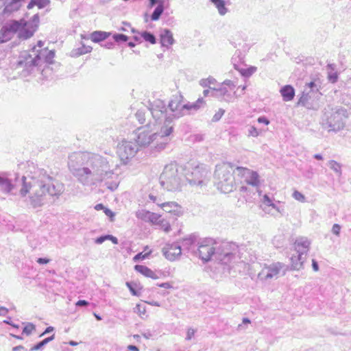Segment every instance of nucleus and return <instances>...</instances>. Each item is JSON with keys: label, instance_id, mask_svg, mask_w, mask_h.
<instances>
[{"label": "nucleus", "instance_id": "51", "mask_svg": "<svg viewBox=\"0 0 351 351\" xmlns=\"http://www.w3.org/2000/svg\"><path fill=\"white\" fill-rule=\"evenodd\" d=\"M149 199L156 204L158 206H160L162 204V201L157 196L154 195L152 193L149 195Z\"/></svg>", "mask_w": 351, "mask_h": 351}, {"label": "nucleus", "instance_id": "59", "mask_svg": "<svg viewBox=\"0 0 351 351\" xmlns=\"http://www.w3.org/2000/svg\"><path fill=\"white\" fill-rule=\"evenodd\" d=\"M88 302L84 300H80L76 303V306H86L88 305Z\"/></svg>", "mask_w": 351, "mask_h": 351}, {"label": "nucleus", "instance_id": "41", "mask_svg": "<svg viewBox=\"0 0 351 351\" xmlns=\"http://www.w3.org/2000/svg\"><path fill=\"white\" fill-rule=\"evenodd\" d=\"M292 197L295 199H296V200H298V201H299L300 202H306V197H304V195L302 193L298 191H294V192L292 194Z\"/></svg>", "mask_w": 351, "mask_h": 351}, {"label": "nucleus", "instance_id": "47", "mask_svg": "<svg viewBox=\"0 0 351 351\" xmlns=\"http://www.w3.org/2000/svg\"><path fill=\"white\" fill-rule=\"evenodd\" d=\"M225 110L223 109L220 108L213 116L212 121L214 122H217L222 117L224 114Z\"/></svg>", "mask_w": 351, "mask_h": 351}, {"label": "nucleus", "instance_id": "49", "mask_svg": "<svg viewBox=\"0 0 351 351\" xmlns=\"http://www.w3.org/2000/svg\"><path fill=\"white\" fill-rule=\"evenodd\" d=\"M263 202L267 206L276 207V204L272 202L271 199L267 194L263 195Z\"/></svg>", "mask_w": 351, "mask_h": 351}, {"label": "nucleus", "instance_id": "14", "mask_svg": "<svg viewBox=\"0 0 351 351\" xmlns=\"http://www.w3.org/2000/svg\"><path fill=\"white\" fill-rule=\"evenodd\" d=\"M23 0H0V23L12 16L22 5Z\"/></svg>", "mask_w": 351, "mask_h": 351}, {"label": "nucleus", "instance_id": "28", "mask_svg": "<svg viewBox=\"0 0 351 351\" xmlns=\"http://www.w3.org/2000/svg\"><path fill=\"white\" fill-rule=\"evenodd\" d=\"M210 1L215 6L221 16H224L228 12V9L226 7L224 0H210Z\"/></svg>", "mask_w": 351, "mask_h": 351}, {"label": "nucleus", "instance_id": "37", "mask_svg": "<svg viewBox=\"0 0 351 351\" xmlns=\"http://www.w3.org/2000/svg\"><path fill=\"white\" fill-rule=\"evenodd\" d=\"M39 23V16L38 14H34L32 17V20L31 21H26L25 20V23L27 25V27L28 28H34V32L36 31L38 25Z\"/></svg>", "mask_w": 351, "mask_h": 351}, {"label": "nucleus", "instance_id": "9", "mask_svg": "<svg viewBox=\"0 0 351 351\" xmlns=\"http://www.w3.org/2000/svg\"><path fill=\"white\" fill-rule=\"evenodd\" d=\"M236 172L234 166L229 162H222L216 165L214 177L217 189L224 193L233 191L235 182L233 173Z\"/></svg>", "mask_w": 351, "mask_h": 351}, {"label": "nucleus", "instance_id": "55", "mask_svg": "<svg viewBox=\"0 0 351 351\" xmlns=\"http://www.w3.org/2000/svg\"><path fill=\"white\" fill-rule=\"evenodd\" d=\"M195 332V331L194 329L189 328L188 330H187L186 339V340H191L192 339V337L194 336Z\"/></svg>", "mask_w": 351, "mask_h": 351}, {"label": "nucleus", "instance_id": "11", "mask_svg": "<svg viewBox=\"0 0 351 351\" xmlns=\"http://www.w3.org/2000/svg\"><path fill=\"white\" fill-rule=\"evenodd\" d=\"M184 168L185 183L191 185L202 186L206 181L208 171L202 165L193 166L188 164Z\"/></svg>", "mask_w": 351, "mask_h": 351}, {"label": "nucleus", "instance_id": "38", "mask_svg": "<svg viewBox=\"0 0 351 351\" xmlns=\"http://www.w3.org/2000/svg\"><path fill=\"white\" fill-rule=\"evenodd\" d=\"M150 211L146 210H138L136 213V216L137 218L141 219L143 221H148L149 215H150Z\"/></svg>", "mask_w": 351, "mask_h": 351}, {"label": "nucleus", "instance_id": "54", "mask_svg": "<svg viewBox=\"0 0 351 351\" xmlns=\"http://www.w3.org/2000/svg\"><path fill=\"white\" fill-rule=\"evenodd\" d=\"M341 226L337 223H335L332 228V232L336 236H339L340 234Z\"/></svg>", "mask_w": 351, "mask_h": 351}, {"label": "nucleus", "instance_id": "50", "mask_svg": "<svg viewBox=\"0 0 351 351\" xmlns=\"http://www.w3.org/2000/svg\"><path fill=\"white\" fill-rule=\"evenodd\" d=\"M91 50H92V47L90 46H86V45H83L82 47L78 49V51H79L78 53L80 55L88 53L90 52Z\"/></svg>", "mask_w": 351, "mask_h": 351}, {"label": "nucleus", "instance_id": "35", "mask_svg": "<svg viewBox=\"0 0 351 351\" xmlns=\"http://www.w3.org/2000/svg\"><path fill=\"white\" fill-rule=\"evenodd\" d=\"M328 167H330V169H332V171H335V173L339 176L340 177L341 176V165L340 163H339L338 162L334 160H330L328 161Z\"/></svg>", "mask_w": 351, "mask_h": 351}, {"label": "nucleus", "instance_id": "46", "mask_svg": "<svg viewBox=\"0 0 351 351\" xmlns=\"http://www.w3.org/2000/svg\"><path fill=\"white\" fill-rule=\"evenodd\" d=\"M134 313H138L139 315H145L146 313L145 306L141 304H136L134 308Z\"/></svg>", "mask_w": 351, "mask_h": 351}, {"label": "nucleus", "instance_id": "21", "mask_svg": "<svg viewBox=\"0 0 351 351\" xmlns=\"http://www.w3.org/2000/svg\"><path fill=\"white\" fill-rule=\"evenodd\" d=\"M237 58H239V56H238L237 57H232V62L234 65V68L236 70H237L241 74L242 76L250 77L256 71V67L255 66H250L247 69L244 68V65L239 64L238 63L237 60Z\"/></svg>", "mask_w": 351, "mask_h": 351}, {"label": "nucleus", "instance_id": "3", "mask_svg": "<svg viewBox=\"0 0 351 351\" xmlns=\"http://www.w3.org/2000/svg\"><path fill=\"white\" fill-rule=\"evenodd\" d=\"M196 254L204 262L213 258L223 265L235 263L240 259L238 246L233 243L204 238L197 243Z\"/></svg>", "mask_w": 351, "mask_h": 351}, {"label": "nucleus", "instance_id": "24", "mask_svg": "<svg viewBox=\"0 0 351 351\" xmlns=\"http://www.w3.org/2000/svg\"><path fill=\"white\" fill-rule=\"evenodd\" d=\"M160 36V43L162 47H163L169 49L174 43L173 34L168 29H164L163 30H162Z\"/></svg>", "mask_w": 351, "mask_h": 351}, {"label": "nucleus", "instance_id": "25", "mask_svg": "<svg viewBox=\"0 0 351 351\" xmlns=\"http://www.w3.org/2000/svg\"><path fill=\"white\" fill-rule=\"evenodd\" d=\"M285 101H291L295 96V90L291 85H285L280 90Z\"/></svg>", "mask_w": 351, "mask_h": 351}, {"label": "nucleus", "instance_id": "1", "mask_svg": "<svg viewBox=\"0 0 351 351\" xmlns=\"http://www.w3.org/2000/svg\"><path fill=\"white\" fill-rule=\"evenodd\" d=\"M0 191L5 194L18 195L29 208L43 207L50 197L58 198L64 191V184L43 169L30 174L20 176L0 172Z\"/></svg>", "mask_w": 351, "mask_h": 351}, {"label": "nucleus", "instance_id": "33", "mask_svg": "<svg viewBox=\"0 0 351 351\" xmlns=\"http://www.w3.org/2000/svg\"><path fill=\"white\" fill-rule=\"evenodd\" d=\"M149 106H147V110L145 111L143 110H138L136 113V117L140 123H145L146 119L149 116L152 117V114L148 112Z\"/></svg>", "mask_w": 351, "mask_h": 351}, {"label": "nucleus", "instance_id": "18", "mask_svg": "<svg viewBox=\"0 0 351 351\" xmlns=\"http://www.w3.org/2000/svg\"><path fill=\"white\" fill-rule=\"evenodd\" d=\"M318 100L304 89L297 102V106L304 107L307 110H317L319 107Z\"/></svg>", "mask_w": 351, "mask_h": 351}, {"label": "nucleus", "instance_id": "32", "mask_svg": "<svg viewBox=\"0 0 351 351\" xmlns=\"http://www.w3.org/2000/svg\"><path fill=\"white\" fill-rule=\"evenodd\" d=\"M49 3V0H31L27 8L30 10L34 6H37L38 8L42 9L48 5Z\"/></svg>", "mask_w": 351, "mask_h": 351}, {"label": "nucleus", "instance_id": "16", "mask_svg": "<svg viewBox=\"0 0 351 351\" xmlns=\"http://www.w3.org/2000/svg\"><path fill=\"white\" fill-rule=\"evenodd\" d=\"M47 51V48L37 49L32 47L27 56L25 57V66L28 68L41 66L45 62Z\"/></svg>", "mask_w": 351, "mask_h": 351}, {"label": "nucleus", "instance_id": "8", "mask_svg": "<svg viewBox=\"0 0 351 351\" xmlns=\"http://www.w3.org/2000/svg\"><path fill=\"white\" fill-rule=\"evenodd\" d=\"M25 26V19L12 20L6 23L0 29V43L10 40L16 34L22 40L31 38L34 34V29Z\"/></svg>", "mask_w": 351, "mask_h": 351}, {"label": "nucleus", "instance_id": "27", "mask_svg": "<svg viewBox=\"0 0 351 351\" xmlns=\"http://www.w3.org/2000/svg\"><path fill=\"white\" fill-rule=\"evenodd\" d=\"M110 33L102 31H95L90 34V39L94 43H99L107 39Z\"/></svg>", "mask_w": 351, "mask_h": 351}, {"label": "nucleus", "instance_id": "5", "mask_svg": "<svg viewBox=\"0 0 351 351\" xmlns=\"http://www.w3.org/2000/svg\"><path fill=\"white\" fill-rule=\"evenodd\" d=\"M148 112L152 114L154 123L163 124L166 128L173 126L174 119L184 114V104L182 103V95H173L169 102L168 108L165 102L156 99L149 102Z\"/></svg>", "mask_w": 351, "mask_h": 351}, {"label": "nucleus", "instance_id": "43", "mask_svg": "<svg viewBox=\"0 0 351 351\" xmlns=\"http://www.w3.org/2000/svg\"><path fill=\"white\" fill-rule=\"evenodd\" d=\"M259 135V132L257 128L253 125H250L247 130V136L257 137Z\"/></svg>", "mask_w": 351, "mask_h": 351}, {"label": "nucleus", "instance_id": "13", "mask_svg": "<svg viewBox=\"0 0 351 351\" xmlns=\"http://www.w3.org/2000/svg\"><path fill=\"white\" fill-rule=\"evenodd\" d=\"M138 149L135 142L123 141L117 147V154L121 162L127 165L136 156Z\"/></svg>", "mask_w": 351, "mask_h": 351}, {"label": "nucleus", "instance_id": "10", "mask_svg": "<svg viewBox=\"0 0 351 351\" xmlns=\"http://www.w3.org/2000/svg\"><path fill=\"white\" fill-rule=\"evenodd\" d=\"M310 241L306 237H299L294 242L293 247L295 254L291 257V269L299 270L302 268L309 250Z\"/></svg>", "mask_w": 351, "mask_h": 351}, {"label": "nucleus", "instance_id": "31", "mask_svg": "<svg viewBox=\"0 0 351 351\" xmlns=\"http://www.w3.org/2000/svg\"><path fill=\"white\" fill-rule=\"evenodd\" d=\"M164 10L163 2H160L152 14L151 20L154 21H158L163 13Z\"/></svg>", "mask_w": 351, "mask_h": 351}, {"label": "nucleus", "instance_id": "48", "mask_svg": "<svg viewBox=\"0 0 351 351\" xmlns=\"http://www.w3.org/2000/svg\"><path fill=\"white\" fill-rule=\"evenodd\" d=\"M216 88L210 87L209 89H206L203 91V95L204 97H215Z\"/></svg>", "mask_w": 351, "mask_h": 351}, {"label": "nucleus", "instance_id": "40", "mask_svg": "<svg viewBox=\"0 0 351 351\" xmlns=\"http://www.w3.org/2000/svg\"><path fill=\"white\" fill-rule=\"evenodd\" d=\"M113 39L115 42L119 43L122 42H126L128 40L129 38L128 36L123 34H113Z\"/></svg>", "mask_w": 351, "mask_h": 351}, {"label": "nucleus", "instance_id": "64", "mask_svg": "<svg viewBox=\"0 0 351 351\" xmlns=\"http://www.w3.org/2000/svg\"><path fill=\"white\" fill-rule=\"evenodd\" d=\"M12 351H27V349L23 346H18L14 347Z\"/></svg>", "mask_w": 351, "mask_h": 351}, {"label": "nucleus", "instance_id": "61", "mask_svg": "<svg viewBox=\"0 0 351 351\" xmlns=\"http://www.w3.org/2000/svg\"><path fill=\"white\" fill-rule=\"evenodd\" d=\"M105 241H106V235L101 236L95 239V243L101 244Z\"/></svg>", "mask_w": 351, "mask_h": 351}, {"label": "nucleus", "instance_id": "15", "mask_svg": "<svg viewBox=\"0 0 351 351\" xmlns=\"http://www.w3.org/2000/svg\"><path fill=\"white\" fill-rule=\"evenodd\" d=\"M282 271L284 274L286 271V265L280 262L274 263L265 265L258 274V278L262 280L277 278Z\"/></svg>", "mask_w": 351, "mask_h": 351}, {"label": "nucleus", "instance_id": "19", "mask_svg": "<svg viewBox=\"0 0 351 351\" xmlns=\"http://www.w3.org/2000/svg\"><path fill=\"white\" fill-rule=\"evenodd\" d=\"M165 258L171 261L177 259L182 254V248L178 243H167L162 248Z\"/></svg>", "mask_w": 351, "mask_h": 351}, {"label": "nucleus", "instance_id": "39", "mask_svg": "<svg viewBox=\"0 0 351 351\" xmlns=\"http://www.w3.org/2000/svg\"><path fill=\"white\" fill-rule=\"evenodd\" d=\"M216 83V80L213 77H209L206 79H202L199 82V84L204 87H210V85L215 84Z\"/></svg>", "mask_w": 351, "mask_h": 351}, {"label": "nucleus", "instance_id": "45", "mask_svg": "<svg viewBox=\"0 0 351 351\" xmlns=\"http://www.w3.org/2000/svg\"><path fill=\"white\" fill-rule=\"evenodd\" d=\"M160 217L161 216L160 215L151 212L148 221L156 223L161 221Z\"/></svg>", "mask_w": 351, "mask_h": 351}, {"label": "nucleus", "instance_id": "30", "mask_svg": "<svg viewBox=\"0 0 351 351\" xmlns=\"http://www.w3.org/2000/svg\"><path fill=\"white\" fill-rule=\"evenodd\" d=\"M204 101L203 98H199L195 102L184 104V111L185 110H194L196 111L200 108L204 104Z\"/></svg>", "mask_w": 351, "mask_h": 351}, {"label": "nucleus", "instance_id": "36", "mask_svg": "<svg viewBox=\"0 0 351 351\" xmlns=\"http://www.w3.org/2000/svg\"><path fill=\"white\" fill-rule=\"evenodd\" d=\"M141 37L143 38L145 41L149 42L151 44H155L156 43V38L155 36L150 32H142L141 33Z\"/></svg>", "mask_w": 351, "mask_h": 351}, {"label": "nucleus", "instance_id": "12", "mask_svg": "<svg viewBox=\"0 0 351 351\" xmlns=\"http://www.w3.org/2000/svg\"><path fill=\"white\" fill-rule=\"evenodd\" d=\"M237 85L230 80H225L219 88H216L215 97L226 102H233L237 98Z\"/></svg>", "mask_w": 351, "mask_h": 351}, {"label": "nucleus", "instance_id": "60", "mask_svg": "<svg viewBox=\"0 0 351 351\" xmlns=\"http://www.w3.org/2000/svg\"><path fill=\"white\" fill-rule=\"evenodd\" d=\"M106 240L111 241L114 244L118 243V239L115 237L110 235V234H106Z\"/></svg>", "mask_w": 351, "mask_h": 351}, {"label": "nucleus", "instance_id": "26", "mask_svg": "<svg viewBox=\"0 0 351 351\" xmlns=\"http://www.w3.org/2000/svg\"><path fill=\"white\" fill-rule=\"evenodd\" d=\"M134 269L146 277L151 278L152 279L158 278V276L154 271L145 265H136L134 266Z\"/></svg>", "mask_w": 351, "mask_h": 351}, {"label": "nucleus", "instance_id": "23", "mask_svg": "<svg viewBox=\"0 0 351 351\" xmlns=\"http://www.w3.org/2000/svg\"><path fill=\"white\" fill-rule=\"evenodd\" d=\"M321 88L320 82L319 80H313L309 83H306L304 89L313 95L317 99H319L322 93L319 91Z\"/></svg>", "mask_w": 351, "mask_h": 351}, {"label": "nucleus", "instance_id": "29", "mask_svg": "<svg viewBox=\"0 0 351 351\" xmlns=\"http://www.w3.org/2000/svg\"><path fill=\"white\" fill-rule=\"evenodd\" d=\"M335 64H328L327 66L328 80L330 83L335 84L338 80V73L335 71Z\"/></svg>", "mask_w": 351, "mask_h": 351}, {"label": "nucleus", "instance_id": "42", "mask_svg": "<svg viewBox=\"0 0 351 351\" xmlns=\"http://www.w3.org/2000/svg\"><path fill=\"white\" fill-rule=\"evenodd\" d=\"M45 62L48 64H51L53 62V58L55 56V53L52 50H49L47 49V54H45Z\"/></svg>", "mask_w": 351, "mask_h": 351}, {"label": "nucleus", "instance_id": "44", "mask_svg": "<svg viewBox=\"0 0 351 351\" xmlns=\"http://www.w3.org/2000/svg\"><path fill=\"white\" fill-rule=\"evenodd\" d=\"M35 330V326L32 323H27L23 328V332L29 335Z\"/></svg>", "mask_w": 351, "mask_h": 351}, {"label": "nucleus", "instance_id": "22", "mask_svg": "<svg viewBox=\"0 0 351 351\" xmlns=\"http://www.w3.org/2000/svg\"><path fill=\"white\" fill-rule=\"evenodd\" d=\"M160 207L164 211L180 216L182 214V207L174 202H162Z\"/></svg>", "mask_w": 351, "mask_h": 351}, {"label": "nucleus", "instance_id": "2", "mask_svg": "<svg viewBox=\"0 0 351 351\" xmlns=\"http://www.w3.org/2000/svg\"><path fill=\"white\" fill-rule=\"evenodd\" d=\"M70 171L85 186H106L111 191L117 189L119 164L114 156L89 152H75L69 157Z\"/></svg>", "mask_w": 351, "mask_h": 351}, {"label": "nucleus", "instance_id": "57", "mask_svg": "<svg viewBox=\"0 0 351 351\" xmlns=\"http://www.w3.org/2000/svg\"><path fill=\"white\" fill-rule=\"evenodd\" d=\"M257 121L259 123H264L265 125H269V121L268 120L267 118H266L264 116H262V117H259L257 119Z\"/></svg>", "mask_w": 351, "mask_h": 351}, {"label": "nucleus", "instance_id": "58", "mask_svg": "<svg viewBox=\"0 0 351 351\" xmlns=\"http://www.w3.org/2000/svg\"><path fill=\"white\" fill-rule=\"evenodd\" d=\"M36 261L40 265H44L49 263L50 262V259L47 258H38Z\"/></svg>", "mask_w": 351, "mask_h": 351}, {"label": "nucleus", "instance_id": "6", "mask_svg": "<svg viewBox=\"0 0 351 351\" xmlns=\"http://www.w3.org/2000/svg\"><path fill=\"white\" fill-rule=\"evenodd\" d=\"M348 110L342 106L326 108L321 118L322 128L328 132L337 133L343 129Z\"/></svg>", "mask_w": 351, "mask_h": 351}, {"label": "nucleus", "instance_id": "56", "mask_svg": "<svg viewBox=\"0 0 351 351\" xmlns=\"http://www.w3.org/2000/svg\"><path fill=\"white\" fill-rule=\"evenodd\" d=\"M126 285L127 287H128V289H130L131 293L133 295H137L138 293H137V291H136V289L134 288L133 287V285L132 282H126Z\"/></svg>", "mask_w": 351, "mask_h": 351}, {"label": "nucleus", "instance_id": "7", "mask_svg": "<svg viewBox=\"0 0 351 351\" xmlns=\"http://www.w3.org/2000/svg\"><path fill=\"white\" fill-rule=\"evenodd\" d=\"M160 183L169 191H180L185 184L184 168L176 162L167 164L160 176Z\"/></svg>", "mask_w": 351, "mask_h": 351}, {"label": "nucleus", "instance_id": "4", "mask_svg": "<svg viewBox=\"0 0 351 351\" xmlns=\"http://www.w3.org/2000/svg\"><path fill=\"white\" fill-rule=\"evenodd\" d=\"M173 132V127L166 128L163 124L154 123V119H149L148 123L143 127L138 128L135 132V143L139 147H145L155 144V149L160 152L163 150L169 143L170 134Z\"/></svg>", "mask_w": 351, "mask_h": 351}, {"label": "nucleus", "instance_id": "63", "mask_svg": "<svg viewBox=\"0 0 351 351\" xmlns=\"http://www.w3.org/2000/svg\"><path fill=\"white\" fill-rule=\"evenodd\" d=\"M8 313V309L4 306H0V316H5Z\"/></svg>", "mask_w": 351, "mask_h": 351}, {"label": "nucleus", "instance_id": "20", "mask_svg": "<svg viewBox=\"0 0 351 351\" xmlns=\"http://www.w3.org/2000/svg\"><path fill=\"white\" fill-rule=\"evenodd\" d=\"M196 242L197 237L194 234L189 235L184 238L181 241V248L183 252H191L193 254H196Z\"/></svg>", "mask_w": 351, "mask_h": 351}, {"label": "nucleus", "instance_id": "62", "mask_svg": "<svg viewBox=\"0 0 351 351\" xmlns=\"http://www.w3.org/2000/svg\"><path fill=\"white\" fill-rule=\"evenodd\" d=\"M104 212L106 216L110 217L111 218L114 216V213L109 208H105V209L104 210Z\"/></svg>", "mask_w": 351, "mask_h": 351}, {"label": "nucleus", "instance_id": "53", "mask_svg": "<svg viewBox=\"0 0 351 351\" xmlns=\"http://www.w3.org/2000/svg\"><path fill=\"white\" fill-rule=\"evenodd\" d=\"M148 256H149V253H146V254H143L142 252H140V253H138L136 255H135L133 259L135 262H136L141 259V260L145 259L146 258L148 257Z\"/></svg>", "mask_w": 351, "mask_h": 351}, {"label": "nucleus", "instance_id": "34", "mask_svg": "<svg viewBox=\"0 0 351 351\" xmlns=\"http://www.w3.org/2000/svg\"><path fill=\"white\" fill-rule=\"evenodd\" d=\"M55 338V335H52L51 336L45 338L43 341L38 342L36 345H34L33 347L30 348V351H36V350H42V348L47 345L49 342L53 340Z\"/></svg>", "mask_w": 351, "mask_h": 351}, {"label": "nucleus", "instance_id": "52", "mask_svg": "<svg viewBox=\"0 0 351 351\" xmlns=\"http://www.w3.org/2000/svg\"><path fill=\"white\" fill-rule=\"evenodd\" d=\"M160 222H161V223H160L161 228L165 232H169L171 230V226H170V224L167 221H164V220H162Z\"/></svg>", "mask_w": 351, "mask_h": 351}, {"label": "nucleus", "instance_id": "17", "mask_svg": "<svg viewBox=\"0 0 351 351\" xmlns=\"http://www.w3.org/2000/svg\"><path fill=\"white\" fill-rule=\"evenodd\" d=\"M236 173L239 176L244 179L246 184L254 187H258L260 184L259 175L256 171H252L248 168L243 167H236Z\"/></svg>", "mask_w": 351, "mask_h": 351}]
</instances>
